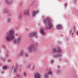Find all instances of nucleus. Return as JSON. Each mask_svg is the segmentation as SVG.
Returning <instances> with one entry per match:
<instances>
[{
  "label": "nucleus",
  "mask_w": 78,
  "mask_h": 78,
  "mask_svg": "<svg viewBox=\"0 0 78 78\" xmlns=\"http://www.w3.org/2000/svg\"><path fill=\"white\" fill-rule=\"evenodd\" d=\"M72 35H73V33H72Z\"/></svg>",
  "instance_id": "obj_29"
},
{
  "label": "nucleus",
  "mask_w": 78,
  "mask_h": 78,
  "mask_svg": "<svg viewBox=\"0 0 78 78\" xmlns=\"http://www.w3.org/2000/svg\"><path fill=\"white\" fill-rule=\"evenodd\" d=\"M16 69H17V68H15V69H14V72H16Z\"/></svg>",
  "instance_id": "obj_22"
},
{
  "label": "nucleus",
  "mask_w": 78,
  "mask_h": 78,
  "mask_svg": "<svg viewBox=\"0 0 78 78\" xmlns=\"http://www.w3.org/2000/svg\"><path fill=\"white\" fill-rule=\"evenodd\" d=\"M50 18L48 17L46 20H44V23H47L46 27L47 29H50V28L52 27V25L50 23Z\"/></svg>",
  "instance_id": "obj_2"
},
{
  "label": "nucleus",
  "mask_w": 78,
  "mask_h": 78,
  "mask_svg": "<svg viewBox=\"0 0 78 78\" xmlns=\"http://www.w3.org/2000/svg\"><path fill=\"white\" fill-rule=\"evenodd\" d=\"M52 52L53 53H56V52H57V53H61L62 52V50L59 48H58V50H56V48H54L52 50Z\"/></svg>",
  "instance_id": "obj_4"
},
{
  "label": "nucleus",
  "mask_w": 78,
  "mask_h": 78,
  "mask_svg": "<svg viewBox=\"0 0 78 78\" xmlns=\"http://www.w3.org/2000/svg\"><path fill=\"white\" fill-rule=\"evenodd\" d=\"M37 11H37V12L36 11H34L32 12L33 16H36V13L37 12Z\"/></svg>",
  "instance_id": "obj_9"
},
{
  "label": "nucleus",
  "mask_w": 78,
  "mask_h": 78,
  "mask_svg": "<svg viewBox=\"0 0 78 78\" xmlns=\"http://www.w3.org/2000/svg\"><path fill=\"white\" fill-rule=\"evenodd\" d=\"M7 22L8 23H9L11 22V19L10 18H9L7 20Z\"/></svg>",
  "instance_id": "obj_18"
},
{
  "label": "nucleus",
  "mask_w": 78,
  "mask_h": 78,
  "mask_svg": "<svg viewBox=\"0 0 78 78\" xmlns=\"http://www.w3.org/2000/svg\"><path fill=\"white\" fill-rule=\"evenodd\" d=\"M73 28L74 30V31H75V29H76V28L75 27H74Z\"/></svg>",
  "instance_id": "obj_20"
},
{
  "label": "nucleus",
  "mask_w": 78,
  "mask_h": 78,
  "mask_svg": "<svg viewBox=\"0 0 78 78\" xmlns=\"http://www.w3.org/2000/svg\"><path fill=\"white\" fill-rule=\"evenodd\" d=\"M12 2V0H5V2L6 3L10 4Z\"/></svg>",
  "instance_id": "obj_11"
},
{
  "label": "nucleus",
  "mask_w": 78,
  "mask_h": 78,
  "mask_svg": "<svg viewBox=\"0 0 78 78\" xmlns=\"http://www.w3.org/2000/svg\"><path fill=\"white\" fill-rule=\"evenodd\" d=\"M20 55L21 56H23V51H22L20 54Z\"/></svg>",
  "instance_id": "obj_16"
},
{
  "label": "nucleus",
  "mask_w": 78,
  "mask_h": 78,
  "mask_svg": "<svg viewBox=\"0 0 78 78\" xmlns=\"http://www.w3.org/2000/svg\"><path fill=\"white\" fill-rule=\"evenodd\" d=\"M2 73H3V72H2Z\"/></svg>",
  "instance_id": "obj_31"
},
{
  "label": "nucleus",
  "mask_w": 78,
  "mask_h": 78,
  "mask_svg": "<svg viewBox=\"0 0 78 78\" xmlns=\"http://www.w3.org/2000/svg\"><path fill=\"white\" fill-rule=\"evenodd\" d=\"M20 41H21V37H18L17 40H15L13 41V43H14V44L17 43L18 44H20Z\"/></svg>",
  "instance_id": "obj_5"
},
{
  "label": "nucleus",
  "mask_w": 78,
  "mask_h": 78,
  "mask_svg": "<svg viewBox=\"0 0 78 78\" xmlns=\"http://www.w3.org/2000/svg\"><path fill=\"white\" fill-rule=\"evenodd\" d=\"M34 77L35 78H41V76L39 73H37L35 74Z\"/></svg>",
  "instance_id": "obj_6"
},
{
  "label": "nucleus",
  "mask_w": 78,
  "mask_h": 78,
  "mask_svg": "<svg viewBox=\"0 0 78 78\" xmlns=\"http://www.w3.org/2000/svg\"><path fill=\"white\" fill-rule=\"evenodd\" d=\"M36 35V33L34 32H32L29 34V37H32L33 36H34Z\"/></svg>",
  "instance_id": "obj_7"
},
{
  "label": "nucleus",
  "mask_w": 78,
  "mask_h": 78,
  "mask_svg": "<svg viewBox=\"0 0 78 78\" xmlns=\"http://www.w3.org/2000/svg\"><path fill=\"white\" fill-rule=\"evenodd\" d=\"M48 72L49 75H52L53 74V72L51 71V70L50 69L48 70Z\"/></svg>",
  "instance_id": "obj_10"
},
{
  "label": "nucleus",
  "mask_w": 78,
  "mask_h": 78,
  "mask_svg": "<svg viewBox=\"0 0 78 78\" xmlns=\"http://www.w3.org/2000/svg\"><path fill=\"white\" fill-rule=\"evenodd\" d=\"M5 38L8 41H10L11 40L14 39L15 32L12 29L10 30L9 34L6 36Z\"/></svg>",
  "instance_id": "obj_1"
},
{
  "label": "nucleus",
  "mask_w": 78,
  "mask_h": 78,
  "mask_svg": "<svg viewBox=\"0 0 78 78\" xmlns=\"http://www.w3.org/2000/svg\"><path fill=\"white\" fill-rule=\"evenodd\" d=\"M30 12H29V10L27 9L25 10L24 12V15H28Z\"/></svg>",
  "instance_id": "obj_8"
},
{
  "label": "nucleus",
  "mask_w": 78,
  "mask_h": 78,
  "mask_svg": "<svg viewBox=\"0 0 78 78\" xmlns=\"http://www.w3.org/2000/svg\"><path fill=\"white\" fill-rule=\"evenodd\" d=\"M41 33L42 34H45V31H44V30L43 28L41 29Z\"/></svg>",
  "instance_id": "obj_12"
},
{
  "label": "nucleus",
  "mask_w": 78,
  "mask_h": 78,
  "mask_svg": "<svg viewBox=\"0 0 78 78\" xmlns=\"http://www.w3.org/2000/svg\"><path fill=\"white\" fill-rule=\"evenodd\" d=\"M58 68H59V66H58Z\"/></svg>",
  "instance_id": "obj_30"
},
{
  "label": "nucleus",
  "mask_w": 78,
  "mask_h": 78,
  "mask_svg": "<svg viewBox=\"0 0 78 78\" xmlns=\"http://www.w3.org/2000/svg\"><path fill=\"white\" fill-rule=\"evenodd\" d=\"M28 50L29 52H32V51H35L36 50V49L34 48V45L31 46L30 47L28 48Z\"/></svg>",
  "instance_id": "obj_3"
},
{
  "label": "nucleus",
  "mask_w": 78,
  "mask_h": 78,
  "mask_svg": "<svg viewBox=\"0 0 78 78\" xmlns=\"http://www.w3.org/2000/svg\"><path fill=\"white\" fill-rule=\"evenodd\" d=\"M72 30H71L70 33H72Z\"/></svg>",
  "instance_id": "obj_28"
},
{
  "label": "nucleus",
  "mask_w": 78,
  "mask_h": 78,
  "mask_svg": "<svg viewBox=\"0 0 78 78\" xmlns=\"http://www.w3.org/2000/svg\"><path fill=\"white\" fill-rule=\"evenodd\" d=\"M77 35H78V31H77Z\"/></svg>",
  "instance_id": "obj_26"
},
{
  "label": "nucleus",
  "mask_w": 78,
  "mask_h": 78,
  "mask_svg": "<svg viewBox=\"0 0 78 78\" xmlns=\"http://www.w3.org/2000/svg\"><path fill=\"white\" fill-rule=\"evenodd\" d=\"M27 76V73H24V76Z\"/></svg>",
  "instance_id": "obj_19"
},
{
  "label": "nucleus",
  "mask_w": 78,
  "mask_h": 78,
  "mask_svg": "<svg viewBox=\"0 0 78 78\" xmlns=\"http://www.w3.org/2000/svg\"><path fill=\"white\" fill-rule=\"evenodd\" d=\"M61 56V54H60L59 55H53V57L54 58H57V57H59V56Z\"/></svg>",
  "instance_id": "obj_13"
},
{
  "label": "nucleus",
  "mask_w": 78,
  "mask_h": 78,
  "mask_svg": "<svg viewBox=\"0 0 78 78\" xmlns=\"http://www.w3.org/2000/svg\"><path fill=\"white\" fill-rule=\"evenodd\" d=\"M53 62H54L53 61V60H52V61H51V62L52 63H53Z\"/></svg>",
  "instance_id": "obj_25"
},
{
  "label": "nucleus",
  "mask_w": 78,
  "mask_h": 78,
  "mask_svg": "<svg viewBox=\"0 0 78 78\" xmlns=\"http://www.w3.org/2000/svg\"><path fill=\"white\" fill-rule=\"evenodd\" d=\"M16 36H18V34H16Z\"/></svg>",
  "instance_id": "obj_24"
},
{
  "label": "nucleus",
  "mask_w": 78,
  "mask_h": 78,
  "mask_svg": "<svg viewBox=\"0 0 78 78\" xmlns=\"http://www.w3.org/2000/svg\"><path fill=\"white\" fill-rule=\"evenodd\" d=\"M9 62H11V61L10 60H9Z\"/></svg>",
  "instance_id": "obj_27"
},
{
  "label": "nucleus",
  "mask_w": 78,
  "mask_h": 78,
  "mask_svg": "<svg viewBox=\"0 0 78 78\" xmlns=\"http://www.w3.org/2000/svg\"><path fill=\"white\" fill-rule=\"evenodd\" d=\"M26 56H27V57H28V54H26Z\"/></svg>",
  "instance_id": "obj_23"
},
{
  "label": "nucleus",
  "mask_w": 78,
  "mask_h": 78,
  "mask_svg": "<svg viewBox=\"0 0 78 78\" xmlns=\"http://www.w3.org/2000/svg\"><path fill=\"white\" fill-rule=\"evenodd\" d=\"M3 69H4L5 70L6 69H8V66H4L3 67Z\"/></svg>",
  "instance_id": "obj_17"
},
{
  "label": "nucleus",
  "mask_w": 78,
  "mask_h": 78,
  "mask_svg": "<svg viewBox=\"0 0 78 78\" xmlns=\"http://www.w3.org/2000/svg\"><path fill=\"white\" fill-rule=\"evenodd\" d=\"M57 28L58 29H59L61 28V25H58L57 26Z\"/></svg>",
  "instance_id": "obj_14"
},
{
  "label": "nucleus",
  "mask_w": 78,
  "mask_h": 78,
  "mask_svg": "<svg viewBox=\"0 0 78 78\" xmlns=\"http://www.w3.org/2000/svg\"><path fill=\"white\" fill-rule=\"evenodd\" d=\"M44 78H48V74H45L44 75Z\"/></svg>",
  "instance_id": "obj_15"
},
{
  "label": "nucleus",
  "mask_w": 78,
  "mask_h": 78,
  "mask_svg": "<svg viewBox=\"0 0 78 78\" xmlns=\"http://www.w3.org/2000/svg\"><path fill=\"white\" fill-rule=\"evenodd\" d=\"M4 13H6V11L5 10H4Z\"/></svg>",
  "instance_id": "obj_21"
}]
</instances>
